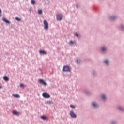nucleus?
I'll return each instance as SVG.
<instances>
[{"label": "nucleus", "instance_id": "obj_1", "mask_svg": "<svg viewBox=\"0 0 124 124\" xmlns=\"http://www.w3.org/2000/svg\"><path fill=\"white\" fill-rule=\"evenodd\" d=\"M63 71H64V72H70V67H69V66H68V65L64 66L63 68Z\"/></svg>", "mask_w": 124, "mask_h": 124}, {"label": "nucleus", "instance_id": "obj_2", "mask_svg": "<svg viewBox=\"0 0 124 124\" xmlns=\"http://www.w3.org/2000/svg\"><path fill=\"white\" fill-rule=\"evenodd\" d=\"M43 23L44 25V29H45V30H48V29H49V24H48V22H47L46 20H44Z\"/></svg>", "mask_w": 124, "mask_h": 124}, {"label": "nucleus", "instance_id": "obj_3", "mask_svg": "<svg viewBox=\"0 0 124 124\" xmlns=\"http://www.w3.org/2000/svg\"><path fill=\"white\" fill-rule=\"evenodd\" d=\"M62 18H63V16L62 14H58L57 15V21H61V20H62Z\"/></svg>", "mask_w": 124, "mask_h": 124}, {"label": "nucleus", "instance_id": "obj_4", "mask_svg": "<svg viewBox=\"0 0 124 124\" xmlns=\"http://www.w3.org/2000/svg\"><path fill=\"white\" fill-rule=\"evenodd\" d=\"M70 115L71 116V118H73L74 119H75L77 117L75 113H74V112L72 111H70Z\"/></svg>", "mask_w": 124, "mask_h": 124}, {"label": "nucleus", "instance_id": "obj_5", "mask_svg": "<svg viewBox=\"0 0 124 124\" xmlns=\"http://www.w3.org/2000/svg\"><path fill=\"white\" fill-rule=\"evenodd\" d=\"M43 97H45V98H50V95L48 94L47 93H43Z\"/></svg>", "mask_w": 124, "mask_h": 124}, {"label": "nucleus", "instance_id": "obj_6", "mask_svg": "<svg viewBox=\"0 0 124 124\" xmlns=\"http://www.w3.org/2000/svg\"><path fill=\"white\" fill-rule=\"evenodd\" d=\"M39 83H40V84H42V85H43V86H47V83L44 82V80L43 79H39Z\"/></svg>", "mask_w": 124, "mask_h": 124}, {"label": "nucleus", "instance_id": "obj_7", "mask_svg": "<svg viewBox=\"0 0 124 124\" xmlns=\"http://www.w3.org/2000/svg\"><path fill=\"white\" fill-rule=\"evenodd\" d=\"M69 45H73V44H76L75 41H70L69 43Z\"/></svg>", "mask_w": 124, "mask_h": 124}, {"label": "nucleus", "instance_id": "obj_8", "mask_svg": "<svg viewBox=\"0 0 124 124\" xmlns=\"http://www.w3.org/2000/svg\"><path fill=\"white\" fill-rule=\"evenodd\" d=\"M2 20L4 22H5V23H6V24H9L10 23L9 21L7 20L5 17H3Z\"/></svg>", "mask_w": 124, "mask_h": 124}, {"label": "nucleus", "instance_id": "obj_9", "mask_svg": "<svg viewBox=\"0 0 124 124\" xmlns=\"http://www.w3.org/2000/svg\"><path fill=\"white\" fill-rule=\"evenodd\" d=\"M3 80H4V81H6V82H7V81H9V78H8V77H7V76L3 77Z\"/></svg>", "mask_w": 124, "mask_h": 124}, {"label": "nucleus", "instance_id": "obj_10", "mask_svg": "<svg viewBox=\"0 0 124 124\" xmlns=\"http://www.w3.org/2000/svg\"><path fill=\"white\" fill-rule=\"evenodd\" d=\"M13 113L14 115H16V116H19V113L16 111H13Z\"/></svg>", "mask_w": 124, "mask_h": 124}, {"label": "nucleus", "instance_id": "obj_11", "mask_svg": "<svg viewBox=\"0 0 124 124\" xmlns=\"http://www.w3.org/2000/svg\"><path fill=\"white\" fill-rule=\"evenodd\" d=\"M40 54H45L46 55V54H47V52H46V51H43V50H40Z\"/></svg>", "mask_w": 124, "mask_h": 124}, {"label": "nucleus", "instance_id": "obj_12", "mask_svg": "<svg viewBox=\"0 0 124 124\" xmlns=\"http://www.w3.org/2000/svg\"><path fill=\"white\" fill-rule=\"evenodd\" d=\"M13 96H14V97H16V98H18L20 97L18 94H13Z\"/></svg>", "mask_w": 124, "mask_h": 124}, {"label": "nucleus", "instance_id": "obj_13", "mask_svg": "<svg viewBox=\"0 0 124 124\" xmlns=\"http://www.w3.org/2000/svg\"><path fill=\"white\" fill-rule=\"evenodd\" d=\"M93 107H98V105H97V104H96L95 103H93Z\"/></svg>", "mask_w": 124, "mask_h": 124}, {"label": "nucleus", "instance_id": "obj_14", "mask_svg": "<svg viewBox=\"0 0 124 124\" xmlns=\"http://www.w3.org/2000/svg\"><path fill=\"white\" fill-rule=\"evenodd\" d=\"M41 118L42 119V120H46L47 119V117H46V116H41Z\"/></svg>", "mask_w": 124, "mask_h": 124}, {"label": "nucleus", "instance_id": "obj_15", "mask_svg": "<svg viewBox=\"0 0 124 124\" xmlns=\"http://www.w3.org/2000/svg\"><path fill=\"white\" fill-rule=\"evenodd\" d=\"M31 4H35V1H34V0H31Z\"/></svg>", "mask_w": 124, "mask_h": 124}, {"label": "nucleus", "instance_id": "obj_16", "mask_svg": "<svg viewBox=\"0 0 124 124\" xmlns=\"http://www.w3.org/2000/svg\"><path fill=\"white\" fill-rule=\"evenodd\" d=\"M102 98H103V99H106V96H105V95H102Z\"/></svg>", "mask_w": 124, "mask_h": 124}, {"label": "nucleus", "instance_id": "obj_17", "mask_svg": "<svg viewBox=\"0 0 124 124\" xmlns=\"http://www.w3.org/2000/svg\"><path fill=\"white\" fill-rule=\"evenodd\" d=\"M105 63H106V64H108V63H109V61L108 60H105Z\"/></svg>", "mask_w": 124, "mask_h": 124}, {"label": "nucleus", "instance_id": "obj_18", "mask_svg": "<svg viewBox=\"0 0 124 124\" xmlns=\"http://www.w3.org/2000/svg\"><path fill=\"white\" fill-rule=\"evenodd\" d=\"M38 14H42V11L41 10H38Z\"/></svg>", "mask_w": 124, "mask_h": 124}, {"label": "nucleus", "instance_id": "obj_19", "mask_svg": "<svg viewBox=\"0 0 124 124\" xmlns=\"http://www.w3.org/2000/svg\"><path fill=\"white\" fill-rule=\"evenodd\" d=\"M70 107H71V108H75V106L73 105H70Z\"/></svg>", "mask_w": 124, "mask_h": 124}, {"label": "nucleus", "instance_id": "obj_20", "mask_svg": "<svg viewBox=\"0 0 124 124\" xmlns=\"http://www.w3.org/2000/svg\"><path fill=\"white\" fill-rule=\"evenodd\" d=\"M16 21H21V19H20L18 17H16Z\"/></svg>", "mask_w": 124, "mask_h": 124}, {"label": "nucleus", "instance_id": "obj_21", "mask_svg": "<svg viewBox=\"0 0 124 124\" xmlns=\"http://www.w3.org/2000/svg\"><path fill=\"white\" fill-rule=\"evenodd\" d=\"M102 51H103V52H104V51H106V48H105V47H102Z\"/></svg>", "mask_w": 124, "mask_h": 124}, {"label": "nucleus", "instance_id": "obj_22", "mask_svg": "<svg viewBox=\"0 0 124 124\" xmlns=\"http://www.w3.org/2000/svg\"><path fill=\"white\" fill-rule=\"evenodd\" d=\"M46 103H47V104H51L52 102H51L50 101H48L46 102Z\"/></svg>", "mask_w": 124, "mask_h": 124}, {"label": "nucleus", "instance_id": "obj_23", "mask_svg": "<svg viewBox=\"0 0 124 124\" xmlns=\"http://www.w3.org/2000/svg\"><path fill=\"white\" fill-rule=\"evenodd\" d=\"M20 87H21V88H23V87H24V84H20Z\"/></svg>", "mask_w": 124, "mask_h": 124}, {"label": "nucleus", "instance_id": "obj_24", "mask_svg": "<svg viewBox=\"0 0 124 124\" xmlns=\"http://www.w3.org/2000/svg\"><path fill=\"white\" fill-rule=\"evenodd\" d=\"M110 18L111 19V20H114V19L115 18V17L111 16Z\"/></svg>", "mask_w": 124, "mask_h": 124}, {"label": "nucleus", "instance_id": "obj_25", "mask_svg": "<svg viewBox=\"0 0 124 124\" xmlns=\"http://www.w3.org/2000/svg\"><path fill=\"white\" fill-rule=\"evenodd\" d=\"M75 35H76V36H77V37H78V33H76L75 34Z\"/></svg>", "mask_w": 124, "mask_h": 124}, {"label": "nucleus", "instance_id": "obj_26", "mask_svg": "<svg viewBox=\"0 0 124 124\" xmlns=\"http://www.w3.org/2000/svg\"><path fill=\"white\" fill-rule=\"evenodd\" d=\"M119 110H123V108H121V107H119Z\"/></svg>", "mask_w": 124, "mask_h": 124}, {"label": "nucleus", "instance_id": "obj_27", "mask_svg": "<svg viewBox=\"0 0 124 124\" xmlns=\"http://www.w3.org/2000/svg\"><path fill=\"white\" fill-rule=\"evenodd\" d=\"M0 15H1V10L0 9Z\"/></svg>", "mask_w": 124, "mask_h": 124}, {"label": "nucleus", "instance_id": "obj_28", "mask_svg": "<svg viewBox=\"0 0 124 124\" xmlns=\"http://www.w3.org/2000/svg\"><path fill=\"white\" fill-rule=\"evenodd\" d=\"M112 124H114V122H112Z\"/></svg>", "mask_w": 124, "mask_h": 124}, {"label": "nucleus", "instance_id": "obj_29", "mask_svg": "<svg viewBox=\"0 0 124 124\" xmlns=\"http://www.w3.org/2000/svg\"><path fill=\"white\" fill-rule=\"evenodd\" d=\"M0 89H1V87L0 86Z\"/></svg>", "mask_w": 124, "mask_h": 124}]
</instances>
